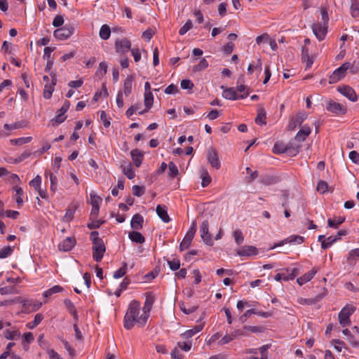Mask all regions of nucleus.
I'll list each match as a JSON object with an SVG mask.
<instances>
[{"mask_svg":"<svg viewBox=\"0 0 359 359\" xmlns=\"http://www.w3.org/2000/svg\"><path fill=\"white\" fill-rule=\"evenodd\" d=\"M63 291V287L60 285H55L51 288L45 290L43 293L44 297H49L52 296L53 294L61 292Z\"/></svg>","mask_w":359,"mask_h":359,"instance_id":"40","label":"nucleus"},{"mask_svg":"<svg viewBox=\"0 0 359 359\" xmlns=\"http://www.w3.org/2000/svg\"><path fill=\"white\" fill-rule=\"evenodd\" d=\"M168 264L172 271H176L180 267V261L177 259H173L172 260H168Z\"/></svg>","mask_w":359,"mask_h":359,"instance_id":"58","label":"nucleus"},{"mask_svg":"<svg viewBox=\"0 0 359 359\" xmlns=\"http://www.w3.org/2000/svg\"><path fill=\"white\" fill-rule=\"evenodd\" d=\"M115 50L118 54H124L131 50V42L127 38L117 39L114 44Z\"/></svg>","mask_w":359,"mask_h":359,"instance_id":"6","label":"nucleus"},{"mask_svg":"<svg viewBox=\"0 0 359 359\" xmlns=\"http://www.w3.org/2000/svg\"><path fill=\"white\" fill-rule=\"evenodd\" d=\"M350 62H345L339 67L335 69L329 77L330 83H335L344 78L346 75V72L351 67Z\"/></svg>","mask_w":359,"mask_h":359,"instance_id":"3","label":"nucleus"},{"mask_svg":"<svg viewBox=\"0 0 359 359\" xmlns=\"http://www.w3.org/2000/svg\"><path fill=\"white\" fill-rule=\"evenodd\" d=\"M338 91L351 101L355 102L358 99V96L355 90L350 86H339L338 87Z\"/></svg>","mask_w":359,"mask_h":359,"instance_id":"14","label":"nucleus"},{"mask_svg":"<svg viewBox=\"0 0 359 359\" xmlns=\"http://www.w3.org/2000/svg\"><path fill=\"white\" fill-rule=\"evenodd\" d=\"M307 118V115L304 112H299L292 118L289 123V128L294 130L297 126H301L304 121Z\"/></svg>","mask_w":359,"mask_h":359,"instance_id":"15","label":"nucleus"},{"mask_svg":"<svg viewBox=\"0 0 359 359\" xmlns=\"http://www.w3.org/2000/svg\"><path fill=\"white\" fill-rule=\"evenodd\" d=\"M351 14L353 18L359 17V2L358 0H351Z\"/></svg>","mask_w":359,"mask_h":359,"instance_id":"43","label":"nucleus"},{"mask_svg":"<svg viewBox=\"0 0 359 359\" xmlns=\"http://www.w3.org/2000/svg\"><path fill=\"white\" fill-rule=\"evenodd\" d=\"M339 240H340V237H334L331 236L325 238V240L322 242V248L327 249Z\"/></svg>","mask_w":359,"mask_h":359,"instance_id":"39","label":"nucleus"},{"mask_svg":"<svg viewBox=\"0 0 359 359\" xmlns=\"http://www.w3.org/2000/svg\"><path fill=\"white\" fill-rule=\"evenodd\" d=\"M106 248L103 241L93 243V257L95 261L100 262L104 256Z\"/></svg>","mask_w":359,"mask_h":359,"instance_id":"10","label":"nucleus"},{"mask_svg":"<svg viewBox=\"0 0 359 359\" xmlns=\"http://www.w3.org/2000/svg\"><path fill=\"white\" fill-rule=\"evenodd\" d=\"M196 231V221H194L192 225L189 230L187 232L185 236L184 237L180 245V251H183L187 250L191 245V241L194 237V234Z\"/></svg>","mask_w":359,"mask_h":359,"instance_id":"4","label":"nucleus"},{"mask_svg":"<svg viewBox=\"0 0 359 359\" xmlns=\"http://www.w3.org/2000/svg\"><path fill=\"white\" fill-rule=\"evenodd\" d=\"M208 67V62L205 58H202L200 60L199 63L197 65H196L195 67H194L193 70L194 72H200V71L205 69Z\"/></svg>","mask_w":359,"mask_h":359,"instance_id":"50","label":"nucleus"},{"mask_svg":"<svg viewBox=\"0 0 359 359\" xmlns=\"http://www.w3.org/2000/svg\"><path fill=\"white\" fill-rule=\"evenodd\" d=\"M246 173L249 176L247 177V181L251 182L258 177V172L257 170L252 171L250 168H246Z\"/></svg>","mask_w":359,"mask_h":359,"instance_id":"59","label":"nucleus"},{"mask_svg":"<svg viewBox=\"0 0 359 359\" xmlns=\"http://www.w3.org/2000/svg\"><path fill=\"white\" fill-rule=\"evenodd\" d=\"M233 237L238 245H241L244 241V236L241 229H236L233 233Z\"/></svg>","mask_w":359,"mask_h":359,"instance_id":"47","label":"nucleus"},{"mask_svg":"<svg viewBox=\"0 0 359 359\" xmlns=\"http://www.w3.org/2000/svg\"><path fill=\"white\" fill-rule=\"evenodd\" d=\"M74 32V28L72 27L64 26L55 29L53 32L55 38L59 40H65L69 38Z\"/></svg>","mask_w":359,"mask_h":359,"instance_id":"7","label":"nucleus"},{"mask_svg":"<svg viewBox=\"0 0 359 359\" xmlns=\"http://www.w3.org/2000/svg\"><path fill=\"white\" fill-rule=\"evenodd\" d=\"M44 175L46 178L49 177L50 182V190L55 193L57 188V177L50 170H46Z\"/></svg>","mask_w":359,"mask_h":359,"instance_id":"26","label":"nucleus"},{"mask_svg":"<svg viewBox=\"0 0 359 359\" xmlns=\"http://www.w3.org/2000/svg\"><path fill=\"white\" fill-rule=\"evenodd\" d=\"M4 336L6 339L15 340L20 337V332L18 330H6L4 332Z\"/></svg>","mask_w":359,"mask_h":359,"instance_id":"35","label":"nucleus"},{"mask_svg":"<svg viewBox=\"0 0 359 359\" xmlns=\"http://www.w3.org/2000/svg\"><path fill=\"white\" fill-rule=\"evenodd\" d=\"M311 132V128L307 125H304L296 134L294 139L298 142H303L310 135Z\"/></svg>","mask_w":359,"mask_h":359,"instance_id":"23","label":"nucleus"},{"mask_svg":"<svg viewBox=\"0 0 359 359\" xmlns=\"http://www.w3.org/2000/svg\"><path fill=\"white\" fill-rule=\"evenodd\" d=\"M57 82V79L55 75L53 76L51 78L50 83H47L44 86L43 90V97L45 99H50L52 96V94L54 91V86H55Z\"/></svg>","mask_w":359,"mask_h":359,"instance_id":"19","label":"nucleus"},{"mask_svg":"<svg viewBox=\"0 0 359 359\" xmlns=\"http://www.w3.org/2000/svg\"><path fill=\"white\" fill-rule=\"evenodd\" d=\"M43 319V316L41 313H37L34 320L32 323H28L27 324V327L29 329H34L35 327H36L38 325L41 323V322Z\"/></svg>","mask_w":359,"mask_h":359,"instance_id":"42","label":"nucleus"},{"mask_svg":"<svg viewBox=\"0 0 359 359\" xmlns=\"http://www.w3.org/2000/svg\"><path fill=\"white\" fill-rule=\"evenodd\" d=\"M133 83V76H128L124 81L123 93L126 96H129L132 92Z\"/></svg>","mask_w":359,"mask_h":359,"instance_id":"28","label":"nucleus"},{"mask_svg":"<svg viewBox=\"0 0 359 359\" xmlns=\"http://www.w3.org/2000/svg\"><path fill=\"white\" fill-rule=\"evenodd\" d=\"M14 191H15V201L18 205H20L23 203L22 195L24 191L20 187L15 186L13 187Z\"/></svg>","mask_w":359,"mask_h":359,"instance_id":"45","label":"nucleus"},{"mask_svg":"<svg viewBox=\"0 0 359 359\" xmlns=\"http://www.w3.org/2000/svg\"><path fill=\"white\" fill-rule=\"evenodd\" d=\"M268 348H269V346L264 345V346H261L258 350L252 348V349H250L248 352L249 353H252V354L257 355L258 353V351H259L262 355V357L260 358V359H268V357H267Z\"/></svg>","mask_w":359,"mask_h":359,"instance_id":"37","label":"nucleus"},{"mask_svg":"<svg viewBox=\"0 0 359 359\" xmlns=\"http://www.w3.org/2000/svg\"><path fill=\"white\" fill-rule=\"evenodd\" d=\"M123 172L130 180L135 177V171L133 170V165L130 163H125L121 165Z\"/></svg>","mask_w":359,"mask_h":359,"instance_id":"31","label":"nucleus"},{"mask_svg":"<svg viewBox=\"0 0 359 359\" xmlns=\"http://www.w3.org/2000/svg\"><path fill=\"white\" fill-rule=\"evenodd\" d=\"M273 151L276 154H283L286 152L287 148L282 143H276L273 146Z\"/></svg>","mask_w":359,"mask_h":359,"instance_id":"56","label":"nucleus"},{"mask_svg":"<svg viewBox=\"0 0 359 359\" xmlns=\"http://www.w3.org/2000/svg\"><path fill=\"white\" fill-rule=\"evenodd\" d=\"M345 221V217H338L334 219H328L327 224L330 227L337 229Z\"/></svg>","mask_w":359,"mask_h":359,"instance_id":"38","label":"nucleus"},{"mask_svg":"<svg viewBox=\"0 0 359 359\" xmlns=\"http://www.w3.org/2000/svg\"><path fill=\"white\" fill-rule=\"evenodd\" d=\"M128 264L124 262L122 267L114 271L113 277L114 278H120L125 276L127 272Z\"/></svg>","mask_w":359,"mask_h":359,"instance_id":"48","label":"nucleus"},{"mask_svg":"<svg viewBox=\"0 0 359 359\" xmlns=\"http://www.w3.org/2000/svg\"><path fill=\"white\" fill-rule=\"evenodd\" d=\"M130 156L132 158V160L134 163V165L138 168L140 166V165L142 163L143 158H144V154L140 151L137 149H133L130 151Z\"/></svg>","mask_w":359,"mask_h":359,"instance_id":"21","label":"nucleus"},{"mask_svg":"<svg viewBox=\"0 0 359 359\" xmlns=\"http://www.w3.org/2000/svg\"><path fill=\"white\" fill-rule=\"evenodd\" d=\"M128 238L134 243L142 244L144 243L145 238L137 230L128 233Z\"/></svg>","mask_w":359,"mask_h":359,"instance_id":"30","label":"nucleus"},{"mask_svg":"<svg viewBox=\"0 0 359 359\" xmlns=\"http://www.w3.org/2000/svg\"><path fill=\"white\" fill-rule=\"evenodd\" d=\"M327 110L337 115H344L347 111L346 106L332 100L328 102Z\"/></svg>","mask_w":359,"mask_h":359,"instance_id":"9","label":"nucleus"},{"mask_svg":"<svg viewBox=\"0 0 359 359\" xmlns=\"http://www.w3.org/2000/svg\"><path fill=\"white\" fill-rule=\"evenodd\" d=\"M243 330L248 334L249 332H252V333H259L263 331V327L261 326L245 325L243 327Z\"/></svg>","mask_w":359,"mask_h":359,"instance_id":"51","label":"nucleus"},{"mask_svg":"<svg viewBox=\"0 0 359 359\" xmlns=\"http://www.w3.org/2000/svg\"><path fill=\"white\" fill-rule=\"evenodd\" d=\"M143 222V217L140 214H135L133 215L130 221L131 228L137 231L140 230L142 229Z\"/></svg>","mask_w":359,"mask_h":359,"instance_id":"24","label":"nucleus"},{"mask_svg":"<svg viewBox=\"0 0 359 359\" xmlns=\"http://www.w3.org/2000/svg\"><path fill=\"white\" fill-rule=\"evenodd\" d=\"M209 223L208 220H205L202 222L200 226V233L201 237L203 239V242L209 245L212 246L214 244L212 236L208 231Z\"/></svg>","mask_w":359,"mask_h":359,"instance_id":"5","label":"nucleus"},{"mask_svg":"<svg viewBox=\"0 0 359 359\" xmlns=\"http://www.w3.org/2000/svg\"><path fill=\"white\" fill-rule=\"evenodd\" d=\"M76 243L74 237H67L58 245V249L60 251L68 252L75 246Z\"/></svg>","mask_w":359,"mask_h":359,"instance_id":"13","label":"nucleus"},{"mask_svg":"<svg viewBox=\"0 0 359 359\" xmlns=\"http://www.w3.org/2000/svg\"><path fill=\"white\" fill-rule=\"evenodd\" d=\"M274 279L276 281H280V280L287 281V280H290V278L289 277V273H288L287 268L285 269V270H283L282 272L276 273L275 277H274Z\"/></svg>","mask_w":359,"mask_h":359,"instance_id":"44","label":"nucleus"},{"mask_svg":"<svg viewBox=\"0 0 359 359\" xmlns=\"http://www.w3.org/2000/svg\"><path fill=\"white\" fill-rule=\"evenodd\" d=\"M169 167V176L174 178L176 177L179 174V170L177 167V165L172 163L170 162L168 165Z\"/></svg>","mask_w":359,"mask_h":359,"instance_id":"53","label":"nucleus"},{"mask_svg":"<svg viewBox=\"0 0 359 359\" xmlns=\"http://www.w3.org/2000/svg\"><path fill=\"white\" fill-rule=\"evenodd\" d=\"M266 111L263 108H260L258 109L257 116L255 118V123L257 125L263 126L265 125L266 123Z\"/></svg>","mask_w":359,"mask_h":359,"instance_id":"33","label":"nucleus"},{"mask_svg":"<svg viewBox=\"0 0 359 359\" xmlns=\"http://www.w3.org/2000/svg\"><path fill=\"white\" fill-rule=\"evenodd\" d=\"M90 204L92 207H100L102 202V198L95 194L91 193L90 195Z\"/></svg>","mask_w":359,"mask_h":359,"instance_id":"54","label":"nucleus"},{"mask_svg":"<svg viewBox=\"0 0 359 359\" xmlns=\"http://www.w3.org/2000/svg\"><path fill=\"white\" fill-rule=\"evenodd\" d=\"M320 15H321V23L327 25L329 21V16L327 13V11L325 8H321L320 9Z\"/></svg>","mask_w":359,"mask_h":359,"instance_id":"60","label":"nucleus"},{"mask_svg":"<svg viewBox=\"0 0 359 359\" xmlns=\"http://www.w3.org/2000/svg\"><path fill=\"white\" fill-rule=\"evenodd\" d=\"M192 27V22L191 20H188L186 23L180 29L179 34L180 35L185 34Z\"/></svg>","mask_w":359,"mask_h":359,"instance_id":"57","label":"nucleus"},{"mask_svg":"<svg viewBox=\"0 0 359 359\" xmlns=\"http://www.w3.org/2000/svg\"><path fill=\"white\" fill-rule=\"evenodd\" d=\"M154 102V97L151 93H144V105L145 109L142 111H139L140 114H143L149 111V109L152 107Z\"/></svg>","mask_w":359,"mask_h":359,"instance_id":"29","label":"nucleus"},{"mask_svg":"<svg viewBox=\"0 0 359 359\" xmlns=\"http://www.w3.org/2000/svg\"><path fill=\"white\" fill-rule=\"evenodd\" d=\"M155 302V297L150 292L145 293V302L142 308V311L148 315L149 317L150 311L152 309L153 304Z\"/></svg>","mask_w":359,"mask_h":359,"instance_id":"17","label":"nucleus"},{"mask_svg":"<svg viewBox=\"0 0 359 359\" xmlns=\"http://www.w3.org/2000/svg\"><path fill=\"white\" fill-rule=\"evenodd\" d=\"M148 315L142 311L140 302L137 300H132L127 309L123 318L124 327L130 330L135 325L139 327H144L148 320Z\"/></svg>","mask_w":359,"mask_h":359,"instance_id":"1","label":"nucleus"},{"mask_svg":"<svg viewBox=\"0 0 359 359\" xmlns=\"http://www.w3.org/2000/svg\"><path fill=\"white\" fill-rule=\"evenodd\" d=\"M207 160L212 168L217 170L220 168V161L217 151L214 149L210 148L208 149Z\"/></svg>","mask_w":359,"mask_h":359,"instance_id":"11","label":"nucleus"},{"mask_svg":"<svg viewBox=\"0 0 359 359\" xmlns=\"http://www.w3.org/2000/svg\"><path fill=\"white\" fill-rule=\"evenodd\" d=\"M181 88L186 90H191L194 88V83L191 80L184 79L180 83Z\"/></svg>","mask_w":359,"mask_h":359,"instance_id":"61","label":"nucleus"},{"mask_svg":"<svg viewBox=\"0 0 359 359\" xmlns=\"http://www.w3.org/2000/svg\"><path fill=\"white\" fill-rule=\"evenodd\" d=\"M302 60L303 62H306V68H309L311 67L313 61L312 58L310 57L309 55L308 48L306 47H302Z\"/></svg>","mask_w":359,"mask_h":359,"instance_id":"34","label":"nucleus"},{"mask_svg":"<svg viewBox=\"0 0 359 359\" xmlns=\"http://www.w3.org/2000/svg\"><path fill=\"white\" fill-rule=\"evenodd\" d=\"M357 258H359V248L350 250L347 259L348 261H351Z\"/></svg>","mask_w":359,"mask_h":359,"instance_id":"64","label":"nucleus"},{"mask_svg":"<svg viewBox=\"0 0 359 359\" xmlns=\"http://www.w3.org/2000/svg\"><path fill=\"white\" fill-rule=\"evenodd\" d=\"M203 324L195 325L191 329L186 330L184 332L180 334V337L183 339L191 340V338L197 333H198L199 332H201L203 330Z\"/></svg>","mask_w":359,"mask_h":359,"instance_id":"20","label":"nucleus"},{"mask_svg":"<svg viewBox=\"0 0 359 359\" xmlns=\"http://www.w3.org/2000/svg\"><path fill=\"white\" fill-rule=\"evenodd\" d=\"M211 182V177L206 170H203L202 174V182L201 185L203 187H208Z\"/></svg>","mask_w":359,"mask_h":359,"instance_id":"55","label":"nucleus"},{"mask_svg":"<svg viewBox=\"0 0 359 359\" xmlns=\"http://www.w3.org/2000/svg\"><path fill=\"white\" fill-rule=\"evenodd\" d=\"M172 359H183L184 355L181 353L180 350L175 346L170 353Z\"/></svg>","mask_w":359,"mask_h":359,"instance_id":"62","label":"nucleus"},{"mask_svg":"<svg viewBox=\"0 0 359 359\" xmlns=\"http://www.w3.org/2000/svg\"><path fill=\"white\" fill-rule=\"evenodd\" d=\"M32 137H20V138H17V139H11L10 140V142L12 144L22 145V144L30 142L32 141Z\"/></svg>","mask_w":359,"mask_h":359,"instance_id":"46","label":"nucleus"},{"mask_svg":"<svg viewBox=\"0 0 359 359\" xmlns=\"http://www.w3.org/2000/svg\"><path fill=\"white\" fill-rule=\"evenodd\" d=\"M183 341H178L177 343V348H178L180 350L189 352L193 346L192 340H188V339H184Z\"/></svg>","mask_w":359,"mask_h":359,"instance_id":"32","label":"nucleus"},{"mask_svg":"<svg viewBox=\"0 0 359 359\" xmlns=\"http://www.w3.org/2000/svg\"><path fill=\"white\" fill-rule=\"evenodd\" d=\"M156 210L158 216L163 222L168 223L170 221V217L168 215L166 206L158 205Z\"/></svg>","mask_w":359,"mask_h":359,"instance_id":"25","label":"nucleus"},{"mask_svg":"<svg viewBox=\"0 0 359 359\" xmlns=\"http://www.w3.org/2000/svg\"><path fill=\"white\" fill-rule=\"evenodd\" d=\"M312 30L316 38L319 41H323L327 32V25L321 22H316L313 25Z\"/></svg>","mask_w":359,"mask_h":359,"instance_id":"8","label":"nucleus"},{"mask_svg":"<svg viewBox=\"0 0 359 359\" xmlns=\"http://www.w3.org/2000/svg\"><path fill=\"white\" fill-rule=\"evenodd\" d=\"M286 238L288 241V243L301 244L304 242V238L301 236L292 235Z\"/></svg>","mask_w":359,"mask_h":359,"instance_id":"52","label":"nucleus"},{"mask_svg":"<svg viewBox=\"0 0 359 359\" xmlns=\"http://www.w3.org/2000/svg\"><path fill=\"white\" fill-rule=\"evenodd\" d=\"M14 250V246H6L0 250V259H5L11 255Z\"/></svg>","mask_w":359,"mask_h":359,"instance_id":"41","label":"nucleus"},{"mask_svg":"<svg viewBox=\"0 0 359 359\" xmlns=\"http://www.w3.org/2000/svg\"><path fill=\"white\" fill-rule=\"evenodd\" d=\"M317 272H318V269L316 268L312 269L309 272L306 273L301 277L298 278L297 279V283L299 285H302L305 284L306 283L310 281L314 277V276L316 274Z\"/></svg>","mask_w":359,"mask_h":359,"instance_id":"22","label":"nucleus"},{"mask_svg":"<svg viewBox=\"0 0 359 359\" xmlns=\"http://www.w3.org/2000/svg\"><path fill=\"white\" fill-rule=\"evenodd\" d=\"M64 304L67 309L68 312L73 316L74 320L77 321L79 320V316L77 313V311L73 302L69 299H66L64 300Z\"/></svg>","mask_w":359,"mask_h":359,"instance_id":"27","label":"nucleus"},{"mask_svg":"<svg viewBox=\"0 0 359 359\" xmlns=\"http://www.w3.org/2000/svg\"><path fill=\"white\" fill-rule=\"evenodd\" d=\"M41 177L36 175L32 180L29 182V185L32 187L35 191H39L41 185Z\"/></svg>","mask_w":359,"mask_h":359,"instance_id":"49","label":"nucleus"},{"mask_svg":"<svg viewBox=\"0 0 359 359\" xmlns=\"http://www.w3.org/2000/svg\"><path fill=\"white\" fill-rule=\"evenodd\" d=\"M222 97L229 100H236L240 99H244L246 97V95H238L236 88H226L224 89L222 93Z\"/></svg>","mask_w":359,"mask_h":359,"instance_id":"12","label":"nucleus"},{"mask_svg":"<svg viewBox=\"0 0 359 359\" xmlns=\"http://www.w3.org/2000/svg\"><path fill=\"white\" fill-rule=\"evenodd\" d=\"M355 308L352 306L347 304L346 305L339 313V321L341 326L346 327L350 325L351 320L350 316L355 311Z\"/></svg>","mask_w":359,"mask_h":359,"instance_id":"2","label":"nucleus"},{"mask_svg":"<svg viewBox=\"0 0 359 359\" xmlns=\"http://www.w3.org/2000/svg\"><path fill=\"white\" fill-rule=\"evenodd\" d=\"M99 35L100 37L103 40H107L109 39L111 35L110 27L107 25H102L99 32Z\"/></svg>","mask_w":359,"mask_h":359,"instance_id":"36","label":"nucleus"},{"mask_svg":"<svg viewBox=\"0 0 359 359\" xmlns=\"http://www.w3.org/2000/svg\"><path fill=\"white\" fill-rule=\"evenodd\" d=\"M22 303L23 309L27 312L37 311L42 306L41 302L34 301L32 299L24 300Z\"/></svg>","mask_w":359,"mask_h":359,"instance_id":"16","label":"nucleus"},{"mask_svg":"<svg viewBox=\"0 0 359 359\" xmlns=\"http://www.w3.org/2000/svg\"><path fill=\"white\" fill-rule=\"evenodd\" d=\"M328 185L325 181L320 180L318 182L317 185L318 191L324 194L327 191Z\"/></svg>","mask_w":359,"mask_h":359,"instance_id":"63","label":"nucleus"},{"mask_svg":"<svg viewBox=\"0 0 359 359\" xmlns=\"http://www.w3.org/2000/svg\"><path fill=\"white\" fill-rule=\"evenodd\" d=\"M238 255L241 257H250L257 255L258 250L256 247L252 245L243 246L241 249L237 251Z\"/></svg>","mask_w":359,"mask_h":359,"instance_id":"18","label":"nucleus"}]
</instances>
